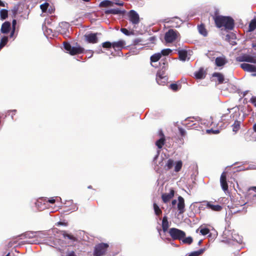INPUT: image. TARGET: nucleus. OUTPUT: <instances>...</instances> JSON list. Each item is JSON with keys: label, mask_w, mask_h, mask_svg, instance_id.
<instances>
[{"label": "nucleus", "mask_w": 256, "mask_h": 256, "mask_svg": "<svg viewBox=\"0 0 256 256\" xmlns=\"http://www.w3.org/2000/svg\"><path fill=\"white\" fill-rule=\"evenodd\" d=\"M64 47L66 51L68 52L69 53L72 48L70 43L66 42H64Z\"/></svg>", "instance_id": "4c0bfd02"}, {"label": "nucleus", "mask_w": 256, "mask_h": 256, "mask_svg": "<svg viewBox=\"0 0 256 256\" xmlns=\"http://www.w3.org/2000/svg\"><path fill=\"white\" fill-rule=\"evenodd\" d=\"M49 6V4L48 2H44V4L40 6V9L42 12H46Z\"/></svg>", "instance_id": "ea45409f"}, {"label": "nucleus", "mask_w": 256, "mask_h": 256, "mask_svg": "<svg viewBox=\"0 0 256 256\" xmlns=\"http://www.w3.org/2000/svg\"><path fill=\"white\" fill-rule=\"evenodd\" d=\"M182 242L184 244H191L193 240L191 236H188L186 238H182Z\"/></svg>", "instance_id": "473e14b6"}, {"label": "nucleus", "mask_w": 256, "mask_h": 256, "mask_svg": "<svg viewBox=\"0 0 256 256\" xmlns=\"http://www.w3.org/2000/svg\"><path fill=\"white\" fill-rule=\"evenodd\" d=\"M112 42H106L102 43V46L106 48H112Z\"/></svg>", "instance_id": "58836bf2"}, {"label": "nucleus", "mask_w": 256, "mask_h": 256, "mask_svg": "<svg viewBox=\"0 0 256 256\" xmlns=\"http://www.w3.org/2000/svg\"><path fill=\"white\" fill-rule=\"evenodd\" d=\"M78 208L76 205H74L70 210H72V211H76L78 210Z\"/></svg>", "instance_id": "3c124183"}, {"label": "nucleus", "mask_w": 256, "mask_h": 256, "mask_svg": "<svg viewBox=\"0 0 256 256\" xmlns=\"http://www.w3.org/2000/svg\"><path fill=\"white\" fill-rule=\"evenodd\" d=\"M172 50L170 48H166V49H164V50H162V51H161V52L160 54H162V56H168L171 52H172Z\"/></svg>", "instance_id": "e433bc0d"}, {"label": "nucleus", "mask_w": 256, "mask_h": 256, "mask_svg": "<svg viewBox=\"0 0 256 256\" xmlns=\"http://www.w3.org/2000/svg\"><path fill=\"white\" fill-rule=\"evenodd\" d=\"M200 232L202 235L205 236L210 232V230L208 228H202L200 230Z\"/></svg>", "instance_id": "a19ab883"}, {"label": "nucleus", "mask_w": 256, "mask_h": 256, "mask_svg": "<svg viewBox=\"0 0 256 256\" xmlns=\"http://www.w3.org/2000/svg\"><path fill=\"white\" fill-rule=\"evenodd\" d=\"M64 256H75V255L74 252H67Z\"/></svg>", "instance_id": "de8ad7c7"}, {"label": "nucleus", "mask_w": 256, "mask_h": 256, "mask_svg": "<svg viewBox=\"0 0 256 256\" xmlns=\"http://www.w3.org/2000/svg\"><path fill=\"white\" fill-rule=\"evenodd\" d=\"M8 42V38L4 36L1 39L0 42V50L2 49L4 46L6 45Z\"/></svg>", "instance_id": "c756f323"}, {"label": "nucleus", "mask_w": 256, "mask_h": 256, "mask_svg": "<svg viewBox=\"0 0 256 256\" xmlns=\"http://www.w3.org/2000/svg\"><path fill=\"white\" fill-rule=\"evenodd\" d=\"M252 190H254L256 192V186H254L252 188Z\"/></svg>", "instance_id": "680f3d73"}, {"label": "nucleus", "mask_w": 256, "mask_h": 256, "mask_svg": "<svg viewBox=\"0 0 256 256\" xmlns=\"http://www.w3.org/2000/svg\"><path fill=\"white\" fill-rule=\"evenodd\" d=\"M182 162L181 160L178 161L175 164L174 170L176 172H179L182 167Z\"/></svg>", "instance_id": "7c9ffc66"}, {"label": "nucleus", "mask_w": 256, "mask_h": 256, "mask_svg": "<svg viewBox=\"0 0 256 256\" xmlns=\"http://www.w3.org/2000/svg\"><path fill=\"white\" fill-rule=\"evenodd\" d=\"M212 81L218 82V84L226 82V79L224 78V76L220 72H214L212 74Z\"/></svg>", "instance_id": "1a4fd4ad"}, {"label": "nucleus", "mask_w": 256, "mask_h": 256, "mask_svg": "<svg viewBox=\"0 0 256 256\" xmlns=\"http://www.w3.org/2000/svg\"><path fill=\"white\" fill-rule=\"evenodd\" d=\"M179 58L182 60H186L188 56V52L185 50H178Z\"/></svg>", "instance_id": "aec40b11"}, {"label": "nucleus", "mask_w": 256, "mask_h": 256, "mask_svg": "<svg viewBox=\"0 0 256 256\" xmlns=\"http://www.w3.org/2000/svg\"><path fill=\"white\" fill-rule=\"evenodd\" d=\"M250 102L252 104L255 106H256V97L252 96L250 100Z\"/></svg>", "instance_id": "c03bdc74"}, {"label": "nucleus", "mask_w": 256, "mask_h": 256, "mask_svg": "<svg viewBox=\"0 0 256 256\" xmlns=\"http://www.w3.org/2000/svg\"><path fill=\"white\" fill-rule=\"evenodd\" d=\"M10 23L9 22H5L2 24L1 32L3 34H8L10 30Z\"/></svg>", "instance_id": "f3484780"}, {"label": "nucleus", "mask_w": 256, "mask_h": 256, "mask_svg": "<svg viewBox=\"0 0 256 256\" xmlns=\"http://www.w3.org/2000/svg\"><path fill=\"white\" fill-rule=\"evenodd\" d=\"M160 134L162 136V137L156 142V146L159 149L161 148L162 147L165 141L164 135L162 132H160Z\"/></svg>", "instance_id": "6ab92c4d"}, {"label": "nucleus", "mask_w": 256, "mask_h": 256, "mask_svg": "<svg viewBox=\"0 0 256 256\" xmlns=\"http://www.w3.org/2000/svg\"><path fill=\"white\" fill-rule=\"evenodd\" d=\"M114 2L112 1H110L109 0H104L100 3V7L112 6H114Z\"/></svg>", "instance_id": "4be33fe9"}, {"label": "nucleus", "mask_w": 256, "mask_h": 256, "mask_svg": "<svg viewBox=\"0 0 256 256\" xmlns=\"http://www.w3.org/2000/svg\"><path fill=\"white\" fill-rule=\"evenodd\" d=\"M198 30L199 32L202 36H207L208 32L204 24H202L198 26Z\"/></svg>", "instance_id": "412c9836"}, {"label": "nucleus", "mask_w": 256, "mask_h": 256, "mask_svg": "<svg viewBox=\"0 0 256 256\" xmlns=\"http://www.w3.org/2000/svg\"><path fill=\"white\" fill-rule=\"evenodd\" d=\"M216 14L213 16V19L216 27L218 28L224 27L226 30H233L234 21L232 18Z\"/></svg>", "instance_id": "f257e3e1"}, {"label": "nucleus", "mask_w": 256, "mask_h": 256, "mask_svg": "<svg viewBox=\"0 0 256 256\" xmlns=\"http://www.w3.org/2000/svg\"><path fill=\"white\" fill-rule=\"evenodd\" d=\"M178 32L173 29L169 30L164 36V40L166 43H172L174 42L178 38Z\"/></svg>", "instance_id": "39448f33"}, {"label": "nucleus", "mask_w": 256, "mask_h": 256, "mask_svg": "<svg viewBox=\"0 0 256 256\" xmlns=\"http://www.w3.org/2000/svg\"><path fill=\"white\" fill-rule=\"evenodd\" d=\"M202 240H200L198 242V245H200V244H202Z\"/></svg>", "instance_id": "e2e57ef3"}, {"label": "nucleus", "mask_w": 256, "mask_h": 256, "mask_svg": "<svg viewBox=\"0 0 256 256\" xmlns=\"http://www.w3.org/2000/svg\"><path fill=\"white\" fill-rule=\"evenodd\" d=\"M84 49L80 46H72L70 52V54L71 55H75L77 54H82L84 52Z\"/></svg>", "instance_id": "a211bd4d"}, {"label": "nucleus", "mask_w": 256, "mask_h": 256, "mask_svg": "<svg viewBox=\"0 0 256 256\" xmlns=\"http://www.w3.org/2000/svg\"><path fill=\"white\" fill-rule=\"evenodd\" d=\"M48 201L51 204H54L56 201V200L54 198H51L48 200Z\"/></svg>", "instance_id": "09e8293b"}, {"label": "nucleus", "mask_w": 256, "mask_h": 256, "mask_svg": "<svg viewBox=\"0 0 256 256\" xmlns=\"http://www.w3.org/2000/svg\"><path fill=\"white\" fill-rule=\"evenodd\" d=\"M204 203L206 206V208L214 212H220L222 208L221 206L216 204L212 201H204Z\"/></svg>", "instance_id": "0eeeda50"}, {"label": "nucleus", "mask_w": 256, "mask_h": 256, "mask_svg": "<svg viewBox=\"0 0 256 256\" xmlns=\"http://www.w3.org/2000/svg\"><path fill=\"white\" fill-rule=\"evenodd\" d=\"M169 226L168 222V221L167 217L164 216L162 218V228L164 232H166Z\"/></svg>", "instance_id": "5701e85b"}, {"label": "nucleus", "mask_w": 256, "mask_h": 256, "mask_svg": "<svg viewBox=\"0 0 256 256\" xmlns=\"http://www.w3.org/2000/svg\"><path fill=\"white\" fill-rule=\"evenodd\" d=\"M233 238H234L233 236H232V237H228V240H231V239H232H232H233Z\"/></svg>", "instance_id": "0e129e2a"}, {"label": "nucleus", "mask_w": 256, "mask_h": 256, "mask_svg": "<svg viewBox=\"0 0 256 256\" xmlns=\"http://www.w3.org/2000/svg\"><path fill=\"white\" fill-rule=\"evenodd\" d=\"M205 250L204 248H201L198 250L191 252L188 256H198L202 254Z\"/></svg>", "instance_id": "c85d7f7f"}, {"label": "nucleus", "mask_w": 256, "mask_h": 256, "mask_svg": "<svg viewBox=\"0 0 256 256\" xmlns=\"http://www.w3.org/2000/svg\"><path fill=\"white\" fill-rule=\"evenodd\" d=\"M254 130L256 132V123L253 126Z\"/></svg>", "instance_id": "13d9d810"}, {"label": "nucleus", "mask_w": 256, "mask_h": 256, "mask_svg": "<svg viewBox=\"0 0 256 256\" xmlns=\"http://www.w3.org/2000/svg\"><path fill=\"white\" fill-rule=\"evenodd\" d=\"M115 4L118 6H123L122 2H116Z\"/></svg>", "instance_id": "4d7b16f0"}, {"label": "nucleus", "mask_w": 256, "mask_h": 256, "mask_svg": "<svg viewBox=\"0 0 256 256\" xmlns=\"http://www.w3.org/2000/svg\"><path fill=\"white\" fill-rule=\"evenodd\" d=\"M12 11L14 15V16H15L17 12V9L13 10Z\"/></svg>", "instance_id": "5fc2aeb1"}, {"label": "nucleus", "mask_w": 256, "mask_h": 256, "mask_svg": "<svg viewBox=\"0 0 256 256\" xmlns=\"http://www.w3.org/2000/svg\"><path fill=\"white\" fill-rule=\"evenodd\" d=\"M167 69L166 66H163L157 72L156 80L158 84L164 85L168 81V78L164 76V72Z\"/></svg>", "instance_id": "f03ea898"}, {"label": "nucleus", "mask_w": 256, "mask_h": 256, "mask_svg": "<svg viewBox=\"0 0 256 256\" xmlns=\"http://www.w3.org/2000/svg\"><path fill=\"white\" fill-rule=\"evenodd\" d=\"M130 21L133 24H137L140 22V17L138 14L134 10H130L128 13Z\"/></svg>", "instance_id": "6e6552de"}, {"label": "nucleus", "mask_w": 256, "mask_h": 256, "mask_svg": "<svg viewBox=\"0 0 256 256\" xmlns=\"http://www.w3.org/2000/svg\"><path fill=\"white\" fill-rule=\"evenodd\" d=\"M174 190L171 189L170 192L163 194L162 196L163 202L166 203L169 202L174 197Z\"/></svg>", "instance_id": "4468645a"}, {"label": "nucleus", "mask_w": 256, "mask_h": 256, "mask_svg": "<svg viewBox=\"0 0 256 256\" xmlns=\"http://www.w3.org/2000/svg\"><path fill=\"white\" fill-rule=\"evenodd\" d=\"M56 200V201L58 202V201H60L62 200V199L60 197H57Z\"/></svg>", "instance_id": "bf43d9fd"}, {"label": "nucleus", "mask_w": 256, "mask_h": 256, "mask_svg": "<svg viewBox=\"0 0 256 256\" xmlns=\"http://www.w3.org/2000/svg\"><path fill=\"white\" fill-rule=\"evenodd\" d=\"M106 14H121V10L118 8H113L107 10L105 12Z\"/></svg>", "instance_id": "bb28decb"}, {"label": "nucleus", "mask_w": 256, "mask_h": 256, "mask_svg": "<svg viewBox=\"0 0 256 256\" xmlns=\"http://www.w3.org/2000/svg\"><path fill=\"white\" fill-rule=\"evenodd\" d=\"M180 134H181L182 136L184 135L186 132H185V130H183L182 128H180Z\"/></svg>", "instance_id": "864d4df0"}, {"label": "nucleus", "mask_w": 256, "mask_h": 256, "mask_svg": "<svg viewBox=\"0 0 256 256\" xmlns=\"http://www.w3.org/2000/svg\"><path fill=\"white\" fill-rule=\"evenodd\" d=\"M226 172H223L220 178V183L222 189L226 192L228 190V185L226 182Z\"/></svg>", "instance_id": "f8f14e48"}, {"label": "nucleus", "mask_w": 256, "mask_h": 256, "mask_svg": "<svg viewBox=\"0 0 256 256\" xmlns=\"http://www.w3.org/2000/svg\"><path fill=\"white\" fill-rule=\"evenodd\" d=\"M176 202H177V201H176V200H172V208L175 207V206H176Z\"/></svg>", "instance_id": "8fccbe9b"}, {"label": "nucleus", "mask_w": 256, "mask_h": 256, "mask_svg": "<svg viewBox=\"0 0 256 256\" xmlns=\"http://www.w3.org/2000/svg\"><path fill=\"white\" fill-rule=\"evenodd\" d=\"M174 160L170 159L168 160L166 166L167 168V170L171 169L174 166Z\"/></svg>", "instance_id": "c9c22d12"}, {"label": "nucleus", "mask_w": 256, "mask_h": 256, "mask_svg": "<svg viewBox=\"0 0 256 256\" xmlns=\"http://www.w3.org/2000/svg\"><path fill=\"white\" fill-rule=\"evenodd\" d=\"M86 40L90 43L95 44L98 41L97 34H90L86 36Z\"/></svg>", "instance_id": "dca6fc26"}, {"label": "nucleus", "mask_w": 256, "mask_h": 256, "mask_svg": "<svg viewBox=\"0 0 256 256\" xmlns=\"http://www.w3.org/2000/svg\"><path fill=\"white\" fill-rule=\"evenodd\" d=\"M229 232V231L228 230H225L224 232V235H226L227 233Z\"/></svg>", "instance_id": "052dcab7"}, {"label": "nucleus", "mask_w": 256, "mask_h": 256, "mask_svg": "<svg viewBox=\"0 0 256 256\" xmlns=\"http://www.w3.org/2000/svg\"><path fill=\"white\" fill-rule=\"evenodd\" d=\"M0 16L2 20H6L8 16V10L2 9L0 10Z\"/></svg>", "instance_id": "a878e982"}, {"label": "nucleus", "mask_w": 256, "mask_h": 256, "mask_svg": "<svg viewBox=\"0 0 256 256\" xmlns=\"http://www.w3.org/2000/svg\"><path fill=\"white\" fill-rule=\"evenodd\" d=\"M15 30L16 29H12V31L10 32V38H12L13 37L14 33V32H15Z\"/></svg>", "instance_id": "603ef678"}, {"label": "nucleus", "mask_w": 256, "mask_h": 256, "mask_svg": "<svg viewBox=\"0 0 256 256\" xmlns=\"http://www.w3.org/2000/svg\"><path fill=\"white\" fill-rule=\"evenodd\" d=\"M194 74L197 79H204L206 76V72L204 68H201L198 71L196 72Z\"/></svg>", "instance_id": "2eb2a0df"}, {"label": "nucleus", "mask_w": 256, "mask_h": 256, "mask_svg": "<svg viewBox=\"0 0 256 256\" xmlns=\"http://www.w3.org/2000/svg\"><path fill=\"white\" fill-rule=\"evenodd\" d=\"M108 244L106 243H100L96 244L94 249V256H102L104 254L108 248Z\"/></svg>", "instance_id": "7ed1b4c3"}, {"label": "nucleus", "mask_w": 256, "mask_h": 256, "mask_svg": "<svg viewBox=\"0 0 256 256\" xmlns=\"http://www.w3.org/2000/svg\"><path fill=\"white\" fill-rule=\"evenodd\" d=\"M240 67L244 71L251 73L252 76H256V65H240Z\"/></svg>", "instance_id": "9b49d317"}, {"label": "nucleus", "mask_w": 256, "mask_h": 256, "mask_svg": "<svg viewBox=\"0 0 256 256\" xmlns=\"http://www.w3.org/2000/svg\"><path fill=\"white\" fill-rule=\"evenodd\" d=\"M120 31L126 35L128 36L130 34V32L126 28H122Z\"/></svg>", "instance_id": "37998d69"}, {"label": "nucleus", "mask_w": 256, "mask_h": 256, "mask_svg": "<svg viewBox=\"0 0 256 256\" xmlns=\"http://www.w3.org/2000/svg\"><path fill=\"white\" fill-rule=\"evenodd\" d=\"M240 127V122L238 121H235L234 123L232 125V130L234 132H237Z\"/></svg>", "instance_id": "f704fd0d"}, {"label": "nucleus", "mask_w": 256, "mask_h": 256, "mask_svg": "<svg viewBox=\"0 0 256 256\" xmlns=\"http://www.w3.org/2000/svg\"><path fill=\"white\" fill-rule=\"evenodd\" d=\"M36 232H28L24 234V236L26 238H34L36 236Z\"/></svg>", "instance_id": "2f4dec72"}, {"label": "nucleus", "mask_w": 256, "mask_h": 256, "mask_svg": "<svg viewBox=\"0 0 256 256\" xmlns=\"http://www.w3.org/2000/svg\"><path fill=\"white\" fill-rule=\"evenodd\" d=\"M16 20H15V19L13 20L12 22V29H16Z\"/></svg>", "instance_id": "49530a36"}, {"label": "nucleus", "mask_w": 256, "mask_h": 256, "mask_svg": "<svg viewBox=\"0 0 256 256\" xmlns=\"http://www.w3.org/2000/svg\"><path fill=\"white\" fill-rule=\"evenodd\" d=\"M218 132H219V131H218V130H216V131L214 132V133H215V134H217V133H218Z\"/></svg>", "instance_id": "338daca9"}, {"label": "nucleus", "mask_w": 256, "mask_h": 256, "mask_svg": "<svg viewBox=\"0 0 256 256\" xmlns=\"http://www.w3.org/2000/svg\"><path fill=\"white\" fill-rule=\"evenodd\" d=\"M225 116V115L224 116H222V120H224V118Z\"/></svg>", "instance_id": "69168bd1"}, {"label": "nucleus", "mask_w": 256, "mask_h": 256, "mask_svg": "<svg viewBox=\"0 0 256 256\" xmlns=\"http://www.w3.org/2000/svg\"><path fill=\"white\" fill-rule=\"evenodd\" d=\"M168 62L166 61V62H164L162 63V64H168Z\"/></svg>", "instance_id": "774afa93"}, {"label": "nucleus", "mask_w": 256, "mask_h": 256, "mask_svg": "<svg viewBox=\"0 0 256 256\" xmlns=\"http://www.w3.org/2000/svg\"><path fill=\"white\" fill-rule=\"evenodd\" d=\"M63 234L64 238H68L70 240H73L74 238V236H72L66 234V232L64 233Z\"/></svg>", "instance_id": "a18cd8bd"}, {"label": "nucleus", "mask_w": 256, "mask_h": 256, "mask_svg": "<svg viewBox=\"0 0 256 256\" xmlns=\"http://www.w3.org/2000/svg\"><path fill=\"white\" fill-rule=\"evenodd\" d=\"M256 29V20L253 19L250 21V22L249 24L248 30H249V31L252 32V31H254Z\"/></svg>", "instance_id": "cd10ccee"}, {"label": "nucleus", "mask_w": 256, "mask_h": 256, "mask_svg": "<svg viewBox=\"0 0 256 256\" xmlns=\"http://www.w3.org/2000/svg\"><path fill=\"white\" fill-rule=\"evenodd\" d=\"M169 234L174 240H181L186 236L184 232L176 228H170L169 230Z\"/></svg>", "instance_id": "20e7f679"}, {"label": "nucleus", "mask_w": 256, "mask_h": 256, "mask_svg": "<svg viewBox=\"0 0 256 256\" xmlns=\"http://www.w3.org/2000/svg\"><path fill=\"white\" fill-rule=\"evenodd\" d=\"M170 88L173 90L176 91L178 90V86L176 84H172L170 85Z\"/></svg>", "instance_id": "79ce46f5"}, {"label": "nucleus", "mask_w": 256, "mask_h": 256, "mask_svg": "<svg viewBox=\"0 0 256 256\" xmlns=\"http://www.w3.org/2000/svg\"><path fill=\"white\" fill-rule=\"evenodd\" d=\"M236 60L238 62H248L251 63H256V57L252 56L249 54H242L236 58Z\"/></svg>", "instance_id": "423d86ee"}, {"label": "nucleus", "mask_w": 256, "mask_h": 256, "mask_svg": "<svg viewBox=\"0 0 256 256\" xmlns=\"http://www.w3.org/2000/svg\"><path fill=\"white\" fill-rule=\"evenodd\" d=\"M126 45V42L124 40H120L118 42H112V48L114 50H122L123 48H124Z\"/></svg>", "instance_id": "ddd939ff"}, {"label": "nucleus", "mask_w": 256, "mask_h": 256, "mask_svg": "<svg viewBox=\"0 0 256 256\" xmlns=\"http://www.w3.org/2000/svg\"><path fill=\"white\" fill-rule=\"evenodd\" d=\"M177 208L178 210V213L180 214H182L185 212L184 200V198L181 196H179L178 197Z\"/></svg>", "instance_id": "9d476101"}, {"label": "nucleus", "mask_w": 256, "mask_h": 256, "mask_svg": "<svg viewBox=\"0 0 256 256\" xmlns=\"http://www.w3.org/2000/svg\"><path fill=\"white\" fill-rule=\"evenodd\" d=\"M0 6H4V4L3 2H2L1 0H0Z\"/></svg>", "instance_id": "6e6d98bb"}, {"label": "nucleus", "mask_w": 256, "mask_h": 256, "mask_svg": "<svg viewBox=\"0 0 256 256\" xmlns=\"http://www.w3.org/2000/svg\"><path fill=\"white\" fill-rule=\"evenodd\" d=\"M162 58V54L160 52L154 54L150 56L152 62H157Z\"/></svg>", "instance_id": "b1692460"}, {"label": "nucleus", "mask_w": 256, "mask_h": 256, "mask_svg": "<svg viewBox=\"0 0 256 256\" xmlns=\"http://www.w3.org/2000/svg\"><path fill=\"white\" fill-rule=\"evenodd\" d=\"M215 64H226L228 62L226 57L224 56H222L218 57L216 59Z\"/></svg>", "instance_id": "393cba45"}, {"label": "nucleus", "mask_w": 256, "mask_h": 256, "mask_svg": "<svg viewBox=\"0 0 256 256\" xmlns=\"http://www.w3.org/2000/svg\"><path fill=\"white\" fill-rule=\"evenodd\" d=\"M154 212L157 216H159L162 214V210L156 203H154Z\"/></svg>", "instance_id": "72a5a7b5"}]
</instances>
